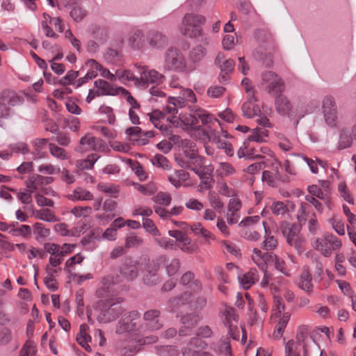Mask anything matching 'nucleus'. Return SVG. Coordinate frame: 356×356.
Here are the masks:
<instances>
[{
  "label": "nucleus",
  "instance_id": "obj_11",
  "mask_svg": "<svg viewBox=\"0 0 356 356\" xmlns=\"http://www.w3.org/2000/svg\"><path fill=\"white\" fill-rule=\"evenodd\" d=\"M140 314L136 310H133L124 314L118 322L116 332L122 334L137 330L138 321Z\"/></svg>",
  "mask_w": 356,
  "mask_h": 356
},
{
  "label": "nucleus",
  "instance_id": "obj_31",
  "mask_svg": "<svg viewBox=\"0 0 356 356\" xmlns=\"http://www.w3.org/2000/svg\"><path fill=\"white\" fill-rule=\"evenodd\" d=\"M86 65H89L92 68L101 72V75L105 78L112 79L114 77V75L112 74L108 70L104 68L103 66L95 59L88 60Z\"/></svg>",
  "mask_w": 356,
  "mask_h": 356
},
{
  "label": "nucleus",
  "instance_id": "obj_56",
  "mask_svg": "<svg viewBox=\"0 0 356 356\" xmlns=\"http://www.w3.org/2000/svg\"><path fill=\"white\" fill-rule=\"evenodd\" d=\"M275 178L273 176V172L269 170H264L262 173L261 180L264 182H266L270 187H275L276 181Z\"/></svg>",
  "mask_w": 356,
  "mask_h": 356
},
{
  "label": "nucleus",
  "instance_id": "obj_60",
  "mask_svg": "<svg viewBox=\"0 0 356 356\" xmlns=\"http://www.w3.org/2000/svg\"><path fill=\"white\" fill-rule=\"evenodd\" d=\"M49 151L54 156L61 159H64L65 158V150L53 143L49 144Z\"/></svg>",
  "mask_w": 356,
  "mask_h": 356
},
{
  "label": "nucleus",
  "instance_id": "obj_43",
  "mask_svg": "<svg viewBox=\"0 0 356 356\" xmlns=\"http://www.w3.org/2000/svg\"><path fill=\"white\" fill-rule=\"evenodd\" d=\"M168 234L176 238L177 241L185 243L186 244H190L191 243V238L187 236L186 234L182 232L179 230H170L168 231Z\"/></svg>",
  "mask_w": 356,
  "mask_h": 356
},
{
  "label": "nucleus",
  "instance_id": "obj_24",
  "mask_svg": "<svg viewBox=\"0 0 356 356\" xmlns=\"http://www.w3.org/2000/svg\"><path fill=\"white\" fill-rule=\"evenodd\" d=\"M258 271L256 268H250L243 276H238L240 284L245 289H248L258 280Z\"/></svg>",
  "mask_w": 356,
  "mask_h": 356
},
{
  "label": "nucleus",
  "instance_id": "obj_48",
  "mask_svg": "<svg viewBox=\"0 0 356 356\" xmlns=\"http://www.w3.org/2000/svg\"><path fill=\"white\" fill-rule=\"evenodd\" d=\"M100 142H102L101 139L97 138L93 136L88 138L87 136H85L80 139L79 143L81 145L87 144L91 149L95 150L97 149V145Z\"/></svg>",
  "mask_w": 356,
  "mask_h": 356
},
{
  "label": "nucleus",
  "instance_id": "obj_12",
  "mask_svg": "<svg viewBox=\"0 0 356 356\" xmlns=\"http://www.w3.org/2000/svg\"><path fill=\"white\" fill-rule=\"evenodd\" d=\"M168 261V257L165 254L160 255L156 260L149 263L147 266V273L143 277V282L147 285H156L160 282L157 273L161 265H165Z\"/></svg>",
  "mask_w": 356,
  "mask_h": 356
},
{
  "label": "nucleus",
  "instance_id": "obj_46",
  "mask_svg": "<svg viewBox=\"0 0 356 356\" xmlns=\"http://www.w3.org/2000/svg\"><path fill=\"white\" fill-rule=\"evenodd\" d=\"M84 257L80 254L78 253L76 255L70 257L65 262V267L64 270L69 273H71V270L69 269L70 267H73L76 264H81Z\"/></svg>",
  "mask_w": 356,
  "mask_h": 356
},
{
  "label": "nucleus",
  "instance_id": "obj_1",
  "mask_svg": "<svg viewBox=\"0 0 356 356\" xmlns=\"http://www.w3.org/2000/svg\"><path fill=\"white\" fill-rule=\"evenodd\" d=\"M205 22L206 18L202 15L186 13L182 19L179 31L183 36L196 39L204 46H209L210 38L201 27Z\"/></svg>",
  "mask_w": 356,
  "mask_h": 356
},
{
  "label": "nucleus",
  "instance_id": "obj_19",
  "mask_svg": "<svg viewBox=\"0 0 356 356\" xmlns=\"http://www.w3.org/2000/svg\"><path fill=\"white\" fill-rule=\"evenodd\" d=\"M161 312L158 309H150L146 311L143 314L145 321H148L152 330H159L163 327V323L159 321V318Z\"/></svg>",
  "mask_w": 356,
  "mask_h": 356
},
{
  "label": "nucleus",
  "instance_id": "obj_25",
  "mask_svg": "<svg viewBox=\"0 0 356 356\" xmlns=\"http://www.w3.org/2000/svg\"><path fill=\"white\" fill-rule=\"evenodd\" d=\"M312 277L308 268L304 269L300 276V282L298 283V286L307 292L309 294L313 292V285L312 284Z\"/></svg>",
  "mask_w": 356,
  "mask_h": 356
},
{
  "label": "nucleus",
  "instance_id": "obj_35",
  "mask_svg": "<svg viewBox=\"0 0 356 356\" xmlns=\"http://www.w3.org/2000/svg\"><path fill=\"white\" fill-rule=\"evenodd\" d=\"M104 56L108 62L114 63L120 60L122 57V55L120 51L112 48H108Z\"/></svg>",
  "mask_w": 356,
  "mask_h": 356
},
{
  "label": "nucleus",
  "instance_id": "obj_57",
  "mask_svg": "<svg viewBox=\"0 0 356 356\" xmlns=\"http://www.w3.org/2000/svg\"><path fill=\"white\" fill-rule=\"evenodd\" d=\"M330 222L332 224L333 229L335 232L339 235L345 234V228L344 224L342 220L335 219L334 218H330L329 220Z\"/></svg>",
  "mask_w": 356,
  "mask_h": 356
},
{
  "label": "nucleus",
  "instance_id": "obj_47",
  "mask_svg": "<svg viewBox=\"0 0 356 356\" xmlns=\"http://www.w3.org/2000/svg\"><path fill=\"white\" fill-rule=\"evenodd\" d=\"M31 232V227L26 225H22L19 228H13L10 230V233L13 236H22L24 237L30 235Z\"/></svg>",
  "mask_w": 356,
  "mask_h": 356
},
{
  "label": "nucleus",
  "instance_id": "obj_16",
  "mask_svg": "<svg viewBox=\"0 0 356 356\" xmlns=\"http://www.w3.org/2000/svg\"><path fill=\"white\" fill-rule=\"evenodd\" d=\"M135 66L142 70V71L140 72V81H141V83H161L163 82L165 76L162 74H160L159 72L154 70L147 71L146 70H145L144 67H140L138 66L137 64H135Z\"/></svg>",
  "mask_w": 356,
  "mask_h": 356
},
{
  "label": "nucleus",
  "instance_id": "obj_63",
  "mask_svg": "<svg viewBox=\"0 0 356 356\" xmlns=\"http://www.w3.org/2000/svg\"><path fill=\"white\" fill-rule=\"evenodd\" d=\"M88 329L89 327L86 323L81 324L80 325L79 332L78 333L76 338V341H81V339H83V340H91V337L87 333Z\"/></svg>",
  "mask_w": 356,
  "mask_h": 356
},
{
  "label": "nucleus",
  "instance_id": "obj_6",
  "mask_svg": "<svg viewBox=\"0 0 356 356\" xmlns=\"http://www.w3.org/2000/svg\"><path fill=\"white\" fill-rule=\"evenodd\" d=\"M164 69L181 72L186 70V63L183 54L175 47H169L164 54Z\"/></svg>",
  "mask_w": 356,
  "mask_h": 356
},
{
  "label": "nucleus",
  "instance_id": "obj_61",
  "mask_svg": "<svg viewBox=\"0 0 356 356\" xmlns=\"http://www.w3.org/2000/svg\"><path fill=\"white\" fill-rule=\"evenodd\" d=\"M308 329L307 326L302 325L298 327V332L296 334L297 343L301 344L305 342V339L307 337Z\"/></svg>",
  "mask_w": 356,
  "mask_h": 356
},
{
  "label": "nucleus",
  "instance_id": "obj_9",
  "mask_svg": "<svg viewBox=\"0 0 356 356\" xmlns=\"http://www.w3.org/2000/svg\"><path fill=\"white\" fill-rule=\"evenodd\" d=\"M208 347V343L197 336L191 337L186 343V346L181 348L183 356H213L209 352L195 350L193 348L204 350Z\"/></svg>",
  "mask_w": 356,
  "mask_h": 356
},
{
  "label": "nucleus",
  "instance_id": "obj_10",
  "mask_svg": "<svg viewBox=\"0 0 356 356\" xmlns=\"http://www.w3.org/2000/svg\"><path fill=\"white\" fill-rule=\"evenodd\" d=\"M140 264L131 256L125 257L118 267L119 273L127 281H133L138 276Z\"/></svg>",
  "mask_w": 356,
  "mask_h": 356
},
{
  "label": "nucleus",
  "instance_id": "obj_51",
  "mask_svg": "<svg viewBox=\"0 0 356 356\" xmlns=\"http://www.w3.org/2000/svg\"><path fill=\"white\" fill-rule=\"evenodd\" d=\"M271 210L272 212L275 215H280V214H284L287 211H289V209L287 208V206H286L284 202H275L273 203L271 206Z\"/></svg>",
  "mask_w": 356,
  "mask_h": 356
},
{
  "label": "nucleus",
  "instance_id": "obj_26",
  "mask_svg": "<svg viewBox=\"0 0 356 356\" xmlns=\"http://www.w3.org/2000/svg\"><path fill=\"white\" fill-rule=\"evenodd\" d=\"M243 115L247 118H252L254 116H260L261 115L259 106L250 101L245 102L241 107Z\"/></svg>",
  "mask_w": 356,
  "mask_h": 356
},
{
  "label": "nucleus",
  "instance_id": "obj_14",
  "mask_svg": "<svg viewBox=\"0 0 356 356\" xmlns=\"http://www.w3.org/2000/svg\"><path fill=\"white\" fill-rule=\"evenodd\" d=\"M184 157L193 165L202 167V157L198 154V149L196 144L188 140H183L181 143Z\"/></svg>",
  "mask_w": 356,
  "mask_h": 356
},
{
  "label": "nucleus",
  "instance_id": "obj_20",
  "mask_svg": "<svg viewBox=\"0 0 356 356\" xmlns=\"http://www.w3.org/2000/svg\"><path fill=\"white\" fill-rule=\"evenodd\" d=\"M225 55L222 52H219L215 59V65L220 69L221 72L231 73L234 71L235 61L229 58L225 60Z\"/></svg>",
  "mask_w": 356,
  "mask_h": 356
},
{
  "label": "nucleus",
  "instance_id": "obj_55",
  "mask_svg": "<svg viewBox=\"0 0 356 356\" xmlns=\"http://www.w3.org/2000/svg\"><path fill=\"white\" fill-rule=\"evenodd\" d=\"M275 257V268L277 270H280V272H282V273H284V275H289L287 273H285L284 270V268H285V262L283 261V260H280L279 259V257L274 254L273 256L272 254H268V253H266L264 254L263 256H262V258L263 259H268V257Z\"/></svg>",
  "mask_w": 356,
  "mask_h": 356
},
{
  "label": "nucleus",
  "instance_id": "obj_7",
  "mask_svg": "<svg viewBox=\"0 0 356 356\" xmlns=\"http://www.w3.org/2000/svg\"><path fill=\"white\" fill-rule=\"evenodd\" d=\"M260 86L272 96L282 93L285 88L284 81L273 71H266L261 74Z\"/></svg>",
  "mask_w": 356,
  "mask_h": 356
},
{
  "label": "nucleus",
  "instance_id": "obj_23",
  "mask_svg": "<svg viewBox=\"0 0 356 356\" xmlns=\"http://www.w3.org/2000/svg\"><path fill=\"white\" fill-rule=\"evenodd\" d=\"M191 300V293L187 292H185L179 296L172 298L168 302L171 312L177 311L181 306L189 303Z\"/></svg>",
  "mask_w": 356,
  "mask_h": 356
},
{
  "label": "nucleus",
  "instance_id": "obj_62",
  "mask_svg": "<svg viewBox=\"0 0 356 356\" xmlns=\"http://www.w3.org/2000/svg\"><path fill=\"white\" fill-rule=\"evenodd\" d=\"M99 156L96 154H91L88 155L86 160L81 164L82 169H91L93 168L95 163L98 159Z\"/></svg>",
  "mask_w": 356,
  "mask_h": 356
},
{
  "label": "nucleus",
  "instance_id": "obj_39",
  "mask_svg": "<svg viewBox=\"0 0 356 356\" xmlns=\"http://www.w3.org/2000/svg\"><path fill=\"white\" fill-rule=\"evenodd\" d=\"M256 148H251L248 149L246 153L245 152V149L241 147L238 152L237 154L238 158L241 159L245 157L247 159H261L263 156L261 154H256Z\"/></svg>",
  "mask_w": 356,
  "mask_h": 356
},
{
  "label": "nucleus",
  "instance_id": "obj_45",
  "mask_svg": "<svg viewBox=\"0 0 356 356\" xmlns=\"http://www.w3.org/2000/svg\"><path fill=\"white\" fill-rule=\"evenodd\" d=\"M155 136V133L154 131H148L145 132L142 131V134L140 137L136 139H133V142H136L139 145H145L149 143V138H153Z\"/></svg>",
  "mask_w": 356,
  "mask_h": 356
},
{
  "label": "nucleus",
  "instance_id": "obj_37",
  "mask_svg": "<svg viewBox=\"0 0 356 356\" xmlns=\"http://www.w3.org/2000/svg\"><path fill=\"white\" fill-rule=\"evenodd\" d=\"M79 71L70 70L67 74L58 81V83L63 86L71 85L79 76Z\"/></svg>",
  "mask_w": 356,
  "mask_h": 356
},
{
  "label": "nucleus",
  "instance_id": "obj_64",
  "mask_svg": "<svg viewBox=\"0 0 356 356\" xmlns=\"http://www.w3.org/2000/svg\"><path fill=\"white\" fill-rule=\"evenodd\" d=\"M139 350L140 348H138L136 346L129 345L122 348L120 350V353L122 356H134Z\"/></svg>",
  "mask_w": 356,
  "mask_h": 356
},
{
  "label": "nucleus",
  "instance_id": "obj_33",
  "mask_svg": "<svg viewBox=\"0 0 356 356\" xmlns=\"http://www.w3.org/2000/svg\"><path fill=\"white\" fill-rule=\"evenodd\" d=\"M152 200L156 204L168 206L171 202L172 197L168 193L159 192Z\"/></svg>",
  "mask_w": 356,
  "mask_h": 356
},
{
  "label": "nucleus",
  "instance_id": "obj_41",
  "mask_svg": "<svg viewBox=\"0 0 356 356\" xmlns=\"http://www.w3.org/2000/svg\"><path fill=\"white\" fill-rule=\"evenodd\" d=\"M128 161L130 164V167L141 180L146 179L147 176L145 175V172L143 170V166L138 161H133L129 159H128Z\"/></svg>",
  "mask_w": 356,
  "mask_h": 356
},
{
  "label": "nucleus",
  "instance_id": "obj_32",
  "mask_svg": "<svg viewBox=\"0 0 356 356\" xmlns=\"http://www.w3.org/2000/svg\"><path fill=\"white\" fill-rule=\"evenodd\" d=\"M195 113L201 120L202 124H208L216 122L220 125V122L218 119L214 118L211 114L204 113V111L200 108L195 109Z\"/></svg>",
  "mask_w": 356,
  "mask_h": 356
},
{
  "label": "nucleus",
  "instance_id": "obj_58",
  "mask_svg": "<svg viewBox=\"0 0 356 356\" xmlns=\"http://www.w3.org/2000/svg\"><path fill=\"white\" fill-rule=\"evenodd\" d=\"M277 246V241L273 236H268L262 243V248L267 250H274Z\"/></svg>",
  "mask_w": 356,
  "mask_h": 356
},
{
  "label": "nucleus",
  "instance_id": "obj_38",
  "mask_svg": "<svg viewBox=\"0 0 356 356\" xmlns=\"http://www.w3.org/2000/svg\"><path fill=\"white\" fill-rule=\"evenodd\" d=\"M143 227L144 229L153 236H160V232L156 227L154 221L150 218H143Z\"/></svg>",
  "mask_w": 356,
  "mask_h": 356
},
{
  "label": "nucleus",
  "instance_id": "obj_36",
  "mask_svg": "<svg viewBox=\"0 0 356 356\" xmlns=\"http://www.w3.org/2000/svg\"><path fill=\"white\" fill-rule=\"evenodd\" d=\"M36 218L47 222H56L57 218L49 209H43L37 212Z\"/></svg>",
  "mask_w": 356,
  "mask_h": 356
},
{
  "label": "nucleus",
  "instance_id": "obj_28",
  "mask_svg": "<svg viewBox=\"0 0 356 356\" xmlns=\"http://www.w3.org/2000/svg\"><path fill=\"white\" fill-rule=\"evenodd\" d=\"M67 197L72 201L92 200L93 195L88 191L78 187L73 191V194L68 195Z\"/></svg>",
  "mask_w": 356,
  "mask_h": 356
},
{
  "label": "nucleus",
  "instance_id": "obj_27",
  "mask_svg": "<svg viewBox=\"0 0 356 356\" xmlns=\"http://www.w3.org/2000/svg\"><path fill=\"white\" fill-rule=\"evenodd\" d=\"M95 86L99 91L100 95H116L118 89L113 88L111 84L105 80L98 79L94 82Z\"/></svg>",
  "mask_w": 356,
  "mask_h": 356
},
{
  "label": "nucleus",
  "instance_id": "obj_44",
  "mask_svg": "<svg viewBox=\"0 0 356 356\" xmlns=\"http://www.w3.org/2000/svg\"><path fill=\"white\" fill-rule=\"evenodd\" d=\"M152 163L154 165L161 167L164 170L170 169L169 161L165 156L162 154H156L152 159Z\"/></svg>",
  "mask_w": 356,
  "mask_h": 356
},
{
  "label": "nucleus",
  "instance_id": "obj_2",
  "mask_svg": "<svg viewBox=\"0 0 356 356\" xmlns=\"http://www.w3.org/2000/svg\"><path fill=\"white\" fill-rule=\"evenodd\" d=\"M254 38L257 44V47L252 53L254 58L265 67H270L273 65L272 51L274 45L270 34L264 30L257 29L254 32Z\"/></svg>",
  "mask_w": 356,
  "mask_h": 356
},
{
  "label": "nucleus",
  "instance_id": "obj_17",
  "mask_svg": "<svg viewBox=\"0 0 356 356\" xmlns=\"http://www.w3.org/2000/svg\"><path fill=\"white\" fill-rule=\"evenodd\" d=\"M275 97V108L277 113L283 115H288L291 118L292 106L289 100L282 93H280Z\"/></svg>",
  "mask_w": 356,
  "mask_h": 356
},
{
  "label": "nucleus",
  "instance_id": "obj_21",
  "mask_svg": "<svg viewBox=\"0 0 356 356\" xmlns=\"http://www.w3.org/2000/svg\"><path fill=\"white\" fill-rule=\"evenodd\" d=\"M147 115L149 117V121L156 129L166 131L172 129L171 125H163L160 122V120L164 119L165 117V114L163 111H161L159 109H154L151 113H149Z\"/></svg>",
  "mask_w": 356,
  "mask_h": 356
},
{
  "label": "nucleus",
  "instance_id": "obj_8",
  "mask_svg": "<svg viewBox=\"0 0 356 356\" xmlns=\"http://www.w3.org/2000/svg\"><path fill=\"white\" fill-rule=\"evenodd\" d=\"M24 98L15 91L4 89L0 92V117H8L10 113V107L21 104Z\"/></svg>",
  "mask_w": 356,
  "mask_h": 356
},
{
  "label": "nucleus",
  "instance_id": "obj_15",
  "mask_svg": "<svg viewBox=\"0 0 356 356\" xmlns=\"http://www.w3.org/2000/svg\"><path fill=\"white\" fill-rule=\"evenodd\" d=\"M147 41L149 45L156 49H163L168 45V38L165 34L159 31L152 30L147 34Z\"/></svg>",
  "mask_w": 356,
  "mask_h": 356
},
{
  "label": "nucleus",
  "instance_id": "obj_18",
  "mask_svg": "<svg viewBox=\"0 0 356 356\" xmlns=\"http://www.w3.org/2000/svg\"><path fill=\"white\" fill-rule=\"evenodd\" d=\"M332 237V234L325 233L322 238H317L315 242L314 248L325 257L331 255L330 239Z\"/></svg>",
  "mask_w": 356,
  "mask_h": 356
},
{
  "label": "nucleus",
  "instance_id": "obj_22",
  "mask_svg": "<svg viewBox=\"0 0 356 356\" xmlns=\"http://www.w3.org/2000/svg\"><path fill=\"white\" fill-rule=\"evenodd\" d=\"M353 138L348 128L343 127L339 131L337 149L342 150L350 147L353 144Z\"/></svg>",
  "mask_w": 356,
  "mask_h": 356
},
{
  "label": "nucleus",
  "instance_id": "obj_50",
  "mask_svg": "<svg viewBox=\"0 0 356 356\" xmlns=\"http://www.w3.org/2000/svg\"><path fill=\"white\" fill-rule=\"evenodd\" d=\"M195 334L197 336L203 339L211 338L213 332L209 325H202L196 330Z\"/></svg>",
  "mask_w": 356,
  "mask_h": 356
},
{
  "label": "nucleus",
  "instance_id": "obj_52",
  "mask_svg": "<svg viewBox=\"0 0 356 356\" xmlns=\"http://www.w3.org/2000/svg\"><path fill=\"white\" fill-rule=\"evenodd\" d=\"M35 346H33V343L30 341H27L21 350L22 356H35Z\"/></svg>",
  "mask_w": 356,
  "mask_h": 356
},
{
  "label": "nucleus",
  "instance_id": "obj_5",
  "mask_svg": "<svg viewBox=\"0 0 356 356\" xmlns=\"http://www.w3.org/2000/svg\"><path fill=\"white\" fill-rule=\"evenodd\" d=\"M177 317L179 318V321L182 325L178 330V342L180 344L186 342L184 340V337L191 336L193 330L198 325L202 319L200 313L194 312L191 313H186L178 314Z\"/></svg>",
  "mask_w": 356,
  "mask_h": 356
},
{
  "label": "nucleus",
  "instance_id": "obj_34",
  "mask_svg": "<svg viewBox=\"0 0 356 356\" xmlns=\"http://www.w3.org/2000/svg\"><path fill=\"white\" fill-rule=\"evenodd\" d=\"M168 262V261L164 265L165 266L166 273L169 276H172L178 272L181 265L180 261L179 259L174 258L170 263Z\"/></svg>",
  "mask_w": 356,
  "mask_h": 356
},
{
  "label": "nucleus",
  "instance_id": "obj_42",
  "mask_svg": "<svg viewBox=\"0 0 356 356\" xmlns=\"http://www.w3.org/2000/svg\"><path fill=\"white\" fill-rule=\"evenodd\" d=\"M143 243L142 238L137 236H129L125 238L124 247L127 250L129 248H137Z\"/></svg>",
  "mask_w": 356,
  "mask_h": 356
},
{
  "label": "nucleus",
  "instance_id": "obj_29",
  "mask_svg": "<svg viewBox=\"0 0 356 356\" xmlns=\"http://www.w3.org/2000/svg\"><path fill=\"white\" fill-rule=\"evenodd\" d=\"M290 319V314L289 312H285L283 314L282 318L280 321L277 323L273 336L276 339H280L284 331V329Z\"/></svg>",
  "mask_w": 356,
  "mask_h": 356
},
{
  "label": "nucleus",
  "instance_id": "obj_49",
  "mask_svg": "<svg viewBox=\"0 0 356 356\" xmlns=\"http://www.w3.org/2000/svg\"><path fill=\"white\" fill-rule=\"evenodd\" d=\"M99 113L106 114L107 115V122L108 124H113L115 123V116L113 113V110L111 107L107 106L106 105H102L99 107Z\"/></svg>",
  "mask_w": 356,
  "mask_h": 356
},
{
  "label": "nucleus",
  "instance_id": "obj_13",
  "mask_svg": "<svg viewBox=\"0 0 356 356\" xmlns=\"http://www.w3.org/2000/svg\"><path fill=\"white\" fill-rule=\"evenodd\" d=\"M323 112L326 123L331 127L337 124V111L334 98L331 95L326 96L323 101Z\"/></svg>",
  "mask_w": 356,
  "mask_h": 356
},
{
  "label": "nucleus",
  "instance_id": "obj_53",
  "mask_svg": "<svg viewBox=\"0 0 356 356\" xmlns=\"http://www.w3.org/2000/svg\"><path fill=\"white\" fill-rule=\"evenodd\" d=\"M226 91L223 86H211L207 90V95L211 98H218L222 95Z\"/></svg>",
  "mask_w": 356,
  "mask_h": 356
},
{
  "label": "nucleus",
  "instance_id": "obj_59",
  "mask_svg": "<svg viewBox=\"0 0 356 356\" xmlns=\"http://www.w3.org/2000/svg\"><path fill=\"white\" fill-rule=\"evenodd\" d=\"M93 69L94 68L88 70L85 76L79 78L77 80V87H80L81 86L87 83L89 80L95 79L97 76V70H94Z\"/></svg>",
  "mask_w": 356,
  "mask_h": 356
},
{
  "label": "nucleus",
  "instance_id": "obj_4",
  "mask_svg": "<svg viewBox=\"0 0 356 356\" xmlns=\"http://www.w3.org/2000/svg\"><path fill=\"white\" fill-rule=\"evenodd\" d=\"M302 225L300 223H291L288 221H282L280 224V229L286 238V243L294 247L299 254L304 250L305 239L300 234Z\"/></svg>",
  "mask_w": 356,
  "mask_h": 356
},
{
  "label": "nucleus",
  "instance_id": "obj_30",
  "mask_svg": "<svg viewBox=\"0 0 356 356\" xmlns=\"http://www.w3.org/2000/svg\"><path fill=\"white\" fill-rule=\"evenodd\" d=\"M206 47L202 43L196 45L190 51L189 56L194 63L200 62L202 60L207 54Z\"/></svg>",
  "mask_w": 356,
  "mask_h": 356
},
{
  "label": "nucleus",
  "instance_id": "obj_3",
  "mask_svg": "<svg viewBox=\"0 0 356 356\" xmlns=\"http://www.w3.org/2000/svg\"><path fill=\"white\" fill-rule=\"evenodd\" d=\"M124 298L117 297L106 300H99L94 305L95 309L101 312L102 320L104 322H111L117 319L125 310L120 305Z\"/></svg>",
  "mask_w": 356,
  "mask_h": 356
},
{
  "label": "nucleus",
  "instance_id": "obj_40",
  "mask_svg": "<svg viewBox=\"0 0 356 356\" xmlns=\"http://www.w3.org/2000/svg\"><path fill=\"white\" fill-rule=\"evenodd\" d=\"M70 16L76 22L81 21L86 15V11L76 4L70 11Z\"/></svg>",
  "mask_w": 356,
  "mask_h": 356
},
{
  "label": "nucleus",
  "instance_id": "obj_54",
  "mask_svg": "<svg viewBox=\"0 0 356 356\" xmlns=\"http://www.w3.org/2000/svg\"><path fill=\"white\" fill-rule=\"evenodd\" d=\"M96 296L100 300H106L108 298H113L115 296L111 293L109 288L108 286H102L97 289L95 292Z\"/></svg>",
  "mask_w": 356,
  "mask_h": 356
}]
</instances>
